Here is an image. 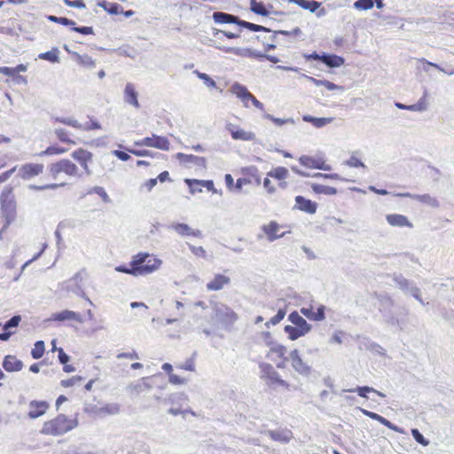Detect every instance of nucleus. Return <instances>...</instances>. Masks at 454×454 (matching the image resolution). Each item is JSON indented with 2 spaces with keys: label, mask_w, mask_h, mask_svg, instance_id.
Returning <instances> with one entry per match:
<instances>
[{
  "label": "nucleus",
  "mask_w": 454,
  "mask_h": 454,
  "mask_svg": "<svg viewBox=\"0 0 454 454\" xmlns=\"http://www.w3.org/2000/svg\"><path fill=\"white\" fill-rule=\"evenodd\" d=\"M268 434L272 440L281 443H287L293 436L289 430H270Z\"/></svg>",
  "instance_id": "29"
},
{
  "label": "nucleus",
  "mask_w": 454,
  "mask_h": 454,
  "mask_svg": "<svg viewBox=\"0 0 454 454\" xmlns=\"http://www.w3.org/2000/svg\"><path fill=\"white\" fill-rule=\"evenodd\" d=\"M133 264L138 276H145L159 270L162 261L148 253L141 252L133 256Z\"/></svg>",
  "instance_id": "2"
},
{
  "label": "nucleus",
  "mask_w": 454,
  "mask_h": 454,
  "mask_svg": "<svg viewBox=\"0 0 454 454\" xmlns=\"http://www.w3.org/2000/svg\"><path fill=\"white\" fill-rule=\"evenodd\" d=\"M197 76L201 79L202 81H204V83L209 87V88H214L215 87L216 83L211 78L209 77L207 74L205 73H200L199 71H196L195 72Z\"/></svg>",
  "instance_id": "61"
},
{
  "label": "nucleus",
  "mask_w": 454,
  "mask_h": 454,
  "mask_svg": "<svg viewBox=\"0 0 454 454\" xmlns=\"http://www.w3.org/2000/svg\"><path fill=\"white\" fill-rule=\"evenodd\" d=\"M289 172L288 169L285 167H277L272 168L270 171L267 173L268 177H272L279 181H283L288 177Z\"/></svg>",
  "instance_id": "36"
},
{
  "label": "nucleus",
  "mask_w": 454,
  "mask_h": 454,
  "mask_svg": "<svg viewBox=\"0 0 454 454\" xmlns=\"http://www.w3.org/2000/svg\"><path fill=\"white\" fill-rule=\"evenodd\" d=\"M286 316V310L284 309H279L278 313L268 321L265 325L266 327H270V325H278Z\"/></svg>",
  "instance_id": "58"
},
{
  "label": "nucleus",
  "mask_w": 454,
  "mask_h": 454,
  "mask_svg": "<svg viewBox=\"0 0 454 454\" xmlns=\"http://www.w3.org/2000/svg\"><path fill=\"white\" fill-rule=\"evenodd\" d=\"M54 133L60 142L67 143L69 145H75V142L69 137V133L65 129H56L54 130Z\"/></svg>",
  "instance_id": "47"
},
{
  "label": "nucleus",
  "mask_w": 454,
  "mask_h": 454,
  "mask_svg": "<svg viewBox=\"0 0 454 454\" xmlns=\"http://www.w3.org/2000/svg\"><path fill=\"white\" fill-rule=\"evenodd\" d=\"M187 395L184 393H176L171 394L168 398L164 400L165 403H169L171 404H177L180 407L187 401Z\"/></svg>",
  "instance_id": "43"
},
{
  "label": "nucleus",
  "mask_w": 454,
  "mask_h": 454,
  "mask_svg": "<svg viewBox=\"0 0 454 454\" xmlns=\"http://www.w3.org/2000/svg\"><path fill=\"white\" fill-rule=\"evenodd\" d=\"M74 160H75L79 164L84 163V161H90L92 159V153L87 150L82 148H79L74 151L71 154Z\"/></svg>",
  "instance_id": "35"
},
{
  "label": "nucleus",
  "mask_w": 454,
  "mask_h": 454,
  "mask_svg": "<svg viewBox=\"0 0 454 454\" xmlns=\"http://www.w3.org/2000/svg\"><path fill=\"white\" fill-rule=\"evenodd\" d=\"M401 196L417 200L433 208H437L440 207L439 200L435 197L431 196L430 194H412L410 192H406L401 194Z\"/></svg>",
  "instance_id": "17"
},
{
  "label": "nucleus",
  "mask_w": 454,
  "mask_h": 454,
  "mask_svg": "<svg viewBox=\"0 0 454 454\" xmlns=\"http://www.w3.org/2000/svg\"><path fill=\"white\" fill-rule=\"evenodd\" d=\"M77 62L89 68H94L96 67L95 60L89 55H80L75 53Z\"/></svg>",
  "instance_id": "46"
},
{
  "label": "nucleus",
  "mask_w": 454,
  "mask_h": 454,
  "mask_svg": "<svg viewBox=\"0 0 454 454\" xmlns=\"http://www.w3.org/2000/svg\"><path fill=\"white\" fill-rule=\"evenodd\" d=\"M212 17L214 21L218 24H236L239 26L240 20L238 16L223 12H215Z\"/></svg>",
  "instance_id": "25"
},
{
  "label": "nucleus",
  "mask_w": 454,
  "mask_h": 454,
  "mask_svg": "<svg viewBox=\"0 0 454 454\" xmlns=\"http://www.w3.org/2000/svg\"><path fill=\"white\" fill-rule=\"evenodd\" d=\"M29 411L27 416L31 419L43 416L49 409V403L46 401L33 400L29 403Z\"/></svg>",
  "instance_id": "14"
},
{
  "label": "nucleus",
  "mask_w": 454,
  "mask_h": 454,
  "mask_svg": "<svg viewBox=\"0 0 454 454\" xmlns=\"http://www.w3.org/2000/svg\"><path fill=\"white\" fill-rule=\"evenodd\" d=\"M49 172L54 179H56L60 173H65L69 176H80L78 175L77 166L67 159H62L51 163L49 166Z\"/></svg>",
  "instance_id": "6"
},
{
  "label": "nucleus",
  "mask_w": 454,
  "mask_h": 454,
  "mask_svg": "<svg viewBox=\"0 0 454 454\" xmlns=\"http://www.w3.org/2000/svg\"><path fill=\"white\" fill-rule=\"evenodd\" d=\"M231 91L243 102L246 107H248L247 102L250 100L256 108L262 111L264 110L263 104L260 102L254 95H252L246 86L239 82H234L231 87Z\"/></svg>",
  "instance_id": "7"
},
{
  "label": "nucleus",
  "mask_w": 454,
  "mask_h": 454,
  "mask_svg": "<svg viewBox=\"0 0 454 454\" xmlns=\"http://www.w3.org/2000/svg\"><path fill=\"white\" fill-rule=\"evenodd\" d=\"M170 229L174 230L178 235L182 237L192 236L195 238H202V232L200 230H194L186 223H173Z\"/></svg>",
  "instance_id": "15"
},
{
  "label": "nucleus",
  "mask_w": 454,
  "mask_h": 454,
  "mask_svg": "<svg viewBox=\"0 0 454 454\" xmlns=\"http://www.w3.org/2000/svg\"><path fill=\"white\" fill-rule=\"evenodd\" d=\"M305 76L309 81L313 82L316 86H325L329 90H343L342 86L337 85L330 81L318 80V79H316L314 77L308 76V75H305Z\"/></svg>",
  "instance_id": "34"
},
{
  "label": "nucleus",
  "mask_w": 454,
  "mask_h": 454,
  "mask_svg": "<svg viewBox=\"0 0 454 454\" xmlns=\"http://www.w3.org/2000/svg\"><path fill=\"white\" fill-rule=\"evenodd\" d=\"M302 120L306 122L311 123L315 128L320 129L330 123H332L334 120L333 117H314L309 114H305L302 116Z\"/></svg>",
  "instance_id": "27"
},
{
  "label": "nucleus",
  "mask_w": 454,
  "mask_h": 454,
  "mask_svg": "<svg viewBox=\"0 0 454 454\" xmlns=\"http://www.w3.org/2000/svg\"><path fill=\"white\" fill-rule=\"evenodd\" d=\"M260 368L262 372V378L268 379L271 372L275 370L274 367L270 364L262 363L260 364Z\"/></svg>",
  "instance_id": "62"
},
{
  "label": "nucleus",
  "mask_w": 454,
  "mask_h": 454,
  "mask_svg": "<svg viewBox=\"0 0 454 454\" xmlns=\"http://www.w3.org/2000/svg\"><path fill=\"white\" fill-rule=\"evenodd\" d=\"M262 229L266 234L269 242H273L281 237V235H277L279 226L276 222H270L268 225H263Z\"/></svg>",
  "instance_id": "31"
},
{
  "label": "nucleus",
  "mask_w": 454,
  "mask_h": 454,
  "mask_svg": "<svg viewBox=\"0 0 454 454\" xmlns=\"http://www.w3.org/2000/svg\"><path fill=\"white\" fill-rule=\"evenodd\" d=\"M244 175L247 176V177L238 178L235 183V189L238 191H241L243 185L249 184L254 182L257 185L261 184V176L259 175V170L256 167H249L243 169Z\"/></svg>",
  "instance_id": "9"
},
{
  "label": "nucleus",
  "mask_w": 454,
  "mask_h": 454,
  "mask_svg": "<svg viewBox=\"0 0 454 454\" xmlns=\"http://www.w3.org/2000/svg\"><path fill=\"white\" fill-rule=\"evenodd\" d=\"M98 6L102 7L110 14H117L121 8V6L116 3H107L106 1L98 3Z\"/></svg>",
  "instance_id": "50"
},
{
  "label": "nucleus",
  "mask_w": 454,
  "mask_h": 454,
  "mask_svg": "<svg viewBox=\"0 0 454 454\" xmlns=\"http://www.w3.org/2000/svg\"><path fill=\"white\" fill-rule=\"evenodd\" d=\"M377 299L380 311L382 313L385 321L391 325H399L398 317H395L392 311V308L395 305L393 299L387 294H379L377 295Z\"/></svg>",
  "instance_id": "5"
},
{
  "label": "nucleus",
  "mask_w": 454,
  "mask_h": 454,
  "mask_svg": "<svg viewBox=\"0 0 454 454\" xmlns=\"http://www.w3.org/2000/svg\"><path fill=\"white\" fill-rule=\"evenodd\" d=\"M295 207L308 214H315L317 212V204L301 195L295 197Z\"/></svg>",
  "instance_id": "19"
},
{
  "label": "nucleus",
  "mask_w": 454,
  "mask_h": 454,
  "mask_svg": "<svg viewBox=\"0 0 454 454\" xmlns=\"http://www.w3.org/2000/svg\"><path fill=\"white\" fill-rule=\"evenodd\" d=\"M311 189L316 194L335 195L337 193L336 188L324 184H312Z\"/></svg>",
  "instance_id": "37"
},
{
  "label": "nucleus",
  "mask_w": 454,
  "mask_h": 454,
  "mask_svg": "<svg viewBox=\"0 0 454 454\" xmlns=\"http://www.w3.org/2000/svg\"><path fill=\"white\" fill-rule=\"evenodd\" d=\"M212 309L215 319L225 330H231L239 319L238 314L224 303L212 302Z\"/></svg>",
  "instance_id": "4"
},
{
  "label": "nucleus",
  "mask_w": 454,
  "mask_h": 454,
  "mask_svg": "<svg viewBox=\"0 0 454 454\" xmlns=\"http://www.w3.org/2000/svg\"><path fill=\"white\" fill-rule=\"evenodd\" d=\"M195 182H200L198 179H185V183L190 189V192L194 194L196 192H201L202 189L200 184H197Z\"/></svg>",
  "instance_id": "60"
},
{
  "label": "nucleus",
  "mask_w": 454,
  "mask_h": 454,
  "mask_svg": "<svg viewBox=\"0 0 454 454\" xmlns=\"http://www.w3.org/2000/svg\"><path fill=\"white\" fill-rule=\"evenodd\" d=\"M290 360L293 368L301 375H309L310 373V367L302 361L297 349H294L290 353Z\"/></svg>",
  "instance_id": "13"
},
{
  "label": "nucleus",
  "mask_w": 454,
  "mask_h": 454,
  "mask_svg": "<svg viewBox=\"0 0 454 454\" xmlns=\"http://www.w3.org/2000/svg\"><path fill=\"white\" fill-rule=\"evenodd\" d=\"M345 62V59L335 54L323 53V63L329 67H340Z\"/></svg>",
  "instance_id": "30"
},
{
  "label": "nucleus",
  "mask_w": 454,
  "mask_h": 454,
  "mask_svg": "<svg viewBox=\"0 0 454 454\" xmlns=\"http://www.w3.org/2000/svg\"><path fill=\"white\" fill-rule=\"evenodd\" d=\"M59 51L58 48H53L52 50L40 53L38 58L43 60H47L51 63H58L59 62Z\"/></svg>",
  "instance_id": "39"
},
{
  "label": "nucleus",
  "mask_w": 454,
  "mask_h": 454,
  "mask_svg": "<svg viewBox=\"0 0 454 454\" xmlns=\"http://www.w3.org/2000/svg\"><path fill=\"white\" fill-rule=\"evenodd\" d=\"M268 384L271 385V384H277V385H279V386H282V387H287L288 384L286 380H282L279 373L274 370L271 374L270 375V377H268Z\"/></svg>",
  "instance_id": "51"
},
{
  "label": "nucleus",
  "mask_w": 454,
  "mask_h": 454,
  "mask_svg": "<svg viewBox=\"0 0 454 454\" xmlns=\"http://www.w3.org/2000/svg\"><path fill=\"white\" fill-rule=\"evenodd\" d=\"M411 435L419 444L423 446H427L429 444V441L424 437L418 428L411 429Z\"/></svg>",
  "instance_id": "57"
},
{
  "label": "nucleus",
  "mask_w": 454,
  "mask_h": 454,
  "mask_svg": "<svg viewBox=\"0 0 454 454\" xmlns=\"http://www.w3.org/2000/svg\"><path fill=\"white\" fill-rule=\"evenodd\" d=\"M123 94V99L126 104L130 105L137 109L140 108V104L137 99L138 93L137 92L133 83L128 82L126 84Z\"/></svg>",
  "instance_id": "18"
},
{
  "label": "nucleus",
  "mask_w": 454,
  "mask_h": 454,
  "mask_svg": "<svg viewBox=\"0 0 454 454\" xmlns=\"http://www.w3.org/2000/svg\"><path fill=\"white\" fill-rule=\"evenodd\" d=\"M354 7L357 10L367 11L373 7L372 0H357L354 3Z\"/></svg>",
  "instance_id": "56"
},
{
  "label": "nucleus",
  "mask_w": 454,
  "mask_h": 454,
  "mask_svg": "<svg viewBox=\"0 0 454 454\" xmlns=\"http://www.w3.org/2000/svg\"><path fill=\"white\" fill-rule=\"evenodd\" d=\"M43 169V164L26 163L18 168V176L23 180H30L42 174Z\"/></svg>",
  "instance_id": "10"
},
{
  "label": "nucleus",
  "mask_w": 454,
  "mask_h": 454,
  "mask_svg": "<svg viewBox=\"0 0 454 454\" xmlns=\"http://www.w3.org/2000/svg\"><path fill=\"white\" fill-rule=\"evenodd\" d=\"M393 279L395 282V284L398 286V287L405 293H409L411 291V287L414 286H412V284L410 280L405 278L401 274L395 275Z\"/></svg>",
  "instance_id": "41"
},
{
  "label": "nucleus",
  "mask_w": 454,
  "mask_h": 454,
  "mask_svg": "<svg viewBox=\"0 0 454 454\" xmlns=\"http://www.w3.org/2000/svg\"><path fill=\"white\" fill-rule=\"evenodd\" d=\"M148 378H143L140 382L131 386L132 389L136 391L137 394H140L145 390L150 389L152 387L147 382Z\"/></svg>",
  "instance_id": "54"
},
{
  "label": "nucleus",
  "mask_w": 454,
  "mask_h": 454,
  "mask_svg": "<svg viewBox=\"0 0 454 454\" xmlns=\"http://www.w3.org/2000/svg\"><path fill=\"white\" fill-rule=\"evenodd\" d=\"M54 120V121L56 122H60L62 124H65V125H67V126H70V127H73V128H75V129H82V124L79 123L78 121H76L75 119L74 118H71V117H53L52 118Z\"/></svg>",
  "instance_id": "44"
},
{
  "label": "nucleus",
  "mask_w": 454,
  "mask_h": 454,
  "mask_svg": "<svg viewBox=\"0 0 454 454\" xmlns=\"http://www.w3.org/2000/svg\"><path fill=\"white\" fill-rule=\"evenodd\" d=\"M300 163L309 168H316L325 171H329L331 169V166L325 163L324 160L319 159H315L310 156L302 155L299 158Z\"/></svg>",
  "instance_id": "16"
},
{
  "label": "nucleus",
  "mask_w": 454,
  "mask_h": 454,
  "mask_svg": "<svg viewBox=\"0 0 454 454\" xmlns=\"http://www.w3.org/2000/svg\"><path fill=\"white\" fill-rule=\"evenodd\" d=\"M137 146L154 147L163 151L169 150V141L166 137L153 134L152 137H146L141 140L134 142Z\"/></svg>",
  "instance_id": "8"
},
{
  "label": "nucleus",
  "mask_w": 454,
  "mask_h": 454,
  "mask_svg": "<svg viewBox=\"0 0 454 454\" xmlns=\"http://www.w3.org/2000/svg\"><path fill=\"white\" fill-rule=\"evenodd\" d=\"M66 289L67 292H70L76 296H79L85 301H87L91 306H93V302L90 301V299L87 296L86 293L84 292V289L82 286V284L74 283L72 281H67L66 282Z\"/></svg>",
  "instance_id": "26"
},
{
  "label": "nucleus",
  "mask_w": 454,
  "mask_h": 454,
  "mask_svg": "<svg viewBox=\"0 0 454 454\" xmlns=\"http://www.w3.org/2000/svg\"><path fill=\"white\" fill-rule=\"evenodd\" d=\"M228 130L231 132V137L235 140L253 141L255 138L254 133L235 128L232 124L228 125Z\"/></svg>",
  "instance_id": "22"
},
{
  "label": "nucleus",
  "mask_w": 454,
  "mask_h": 454,
  "mask_svg": "<svg viewBox=\"0 0 454 454\" xmlns=\"http://www.w3.org/2000/svg\"><path fill=\"white\" fill-rule=\"evenodd\" d=\"M290 3L298 4L304 10H309L310 12H315L320 6V3L315 0H288Z\"/></svg>",
  "instance_id": "33"
},
{
  "label": "nucleus",
  "mask_w": 454,
  "mask_h": 454,
  "mask_svg": "<svg viewBox=\"0 0 454 454\" xmlns=\"http://www.w3.org/2000/svg\"><path fill=\"white\" fill-rule=\"evenodd\" d=\"M231 283V278L223 274H216L215 278L207 284L208 291H219Z\"/></svg>",
  "instance_id": "24"
},
{
  "label": "nucleus",
  "mask_w": 454,
  "mask_h": 454,
  "mask_svg": "<svg viewBox=\"0 0 454 454\" xmlns=\"http://www.w3.org/2000/svg\"><path fill=\"white\" fill-rule=\"evenodd\" d=\"M288 320L293 325H287L284 331L292 340H295L310 332L312 326L297 311H293L288 316Z\"/></svg>",
  "instance_id": "3"
},
{
  "label": "nucleus",
  "mask_w": 454,
  "mask_h": 454,
  "mask_svg": "<svg viewBox=\"0 0 454 454\" xmlns=\"http://www.w3.org/2000/svg\"><path fill=\"white\" fill-rule=\"evenodd\" d=\"M176 159L183 164L190 167L194 165L196 167L205 168L207 160L204 157L196 156L193 154H185L183 153H176Z\"/></svg>",
  "instance_id": "12"
},
{
  "label": "nucleus",
  "mask_w": 454,
  "mask_h": 454,
  "mask_svg": "<svg viewBox=\"0 0 454 454\" xmlns=\"http://www.w3.org/2000/svg\"><path fill=\"white\" fill-rule=\"evenodd\" d=\"M250 9L255 14L266 17L270 14L265 4L262 2H257L256 0H250Z\"/></svg>",
  "instance_id": "38"
},
{
  "label": "nucleus",
  "mask_w": 454,
  "mask_h": 454,
  "mask_svg": "<svg viewBox=\"0 0 454 454\" xmlns=\"http://www.w3.org/2000/svg\"><path fill=\"white\" fill-rule=\"evenodd\" d=\"M3 367L6 372H20L23 368V362L15 356L7 355L4 357Z\"/></svg>",
  "instance_id": "21"
},
{
  "label": "nucleus",
  "mask_w": 454,
  "mask_h": 454,
  "mask_svg": "<svg viewBox=\"0 0 454 454\" xmlns=\"http://www.w3.org/2000/svg\"><path fill=\"white\" fill-rule=\"evenodd\" d=\"M20 321H21V317L20 315H15L4 324L3 330L11 331V329H12V328H17L19 326Z\"/></svg>",
  "instance_id": "52"
},
{
  "label": "nucleus",
  "mask_w": 454,
  "mask_h": 454,
  "mask_svg": "<svg viewBox=\"0 0 454 454\" xmlns=\"http://www.w3.org/2000/svg\"><path fill=\"white\" fill-rule=\"evenodd\" d=\"M49 20L61 24L63 26H74L75 22L72 20H69L66 17H57L51 15L48 17Z\"/></svg>",
  "instance_id": "59"
},
{
  "label": "nucleus",
  "mask_w": 454,
  "mask_h": 454,
  "mask_svg": "<svg viewBox=\"0 0 454 454\" xmlns=\"http://www.w3.org/2000/svg\"><path fill=\"white\" fill-rule=\"evenodd\" d=\"M386 220L391 226L409 228L413 227V224L409 221L408 217L403 215L389 214L387 215Z\"/></svg>",
  "instance_id": "23"
},
{
  "label": "nucleus",
  "mask_w": 454,
  "mask_h": 454,
  "mask_svg": "<svg viewBox=\"0 0 454 454\" xmlns=\"http://www.w3.org/2000/svg\"><path fill=\"white\" fill-rule=\"evenodd\" d=\"M216 49L225 52L232 53L236 56L249 58L250 50L249 48H239V47H225V46H215Z\"/></svg>",
  "instance_id": "32"
},
{
  "label": "nucleus",
  "mask_w": 454,
  "mask_h": 454,
  "mask_svg": "<svg viewBox=\"0 0 454 454\" xmlns=\"http://www.w3.org/2000/svg\"><path fill=\"white\" fill-rule=\"evenodd\" d=\"M45 346L43 340H37L31 350V356L34 359H40L44 353Z\"/></svg>",
  "instance_id": "45"
},
{
  "label": "nucleus",
  "mask_w": 454,
  "mask_h": 454,
  "mask_svg": "<svg viewBox=\"0 0 454 454\" xmlns=\"http://www.w3.org/2000/svg\"><path fill=\"white\" fill-rule=\"evenodd\" d=\"M239 26L254 32H271V30L266 27L248 22L243 20H239Z\"/></svg>",
  "instance_id": "40"
},
{
  "label": "nucleus",
  "mask_w": 454,
  "mask_h": 454,
  "mask_svg": "<svg viewBox=\"0 0 454 454\" xmlns=\"http://www.w3.org/2000/svg\"><path fill=\"white\" fill-rule=\"evenodd\" d=\"M78 426L75 419H69L64 414H59L56 418L45 421L40 433L44 435L60 436Z\"/></svg>",
  "instance_id": "1"
},
{
  "label": "nucleus",
  "mask_w": 454,
  "mask_h": 454,
  "mask_svg": "<svg viewBox=\"0 0 454 454\" xmlns=\"http://www.w3.org/2000/svg\"><path fill=\"white\" fill-rule=\"evenodd\" d=\"M120 405L118 403H107L98 409L99 415H116L120 412Z\"/></svg>",
  "instance_id": "42"
},
{
  "label": "nucleus",
  "mask_w": 454,
  "mask_h": 454,
  "mask_svg": "<svg viewBox=\"0 0 454 454\" xmlns=\"http://www.w3.org/2000/svg\"><path fill=\"white\" fill-rule=\"evenodd\" d=\"M301 313L309 320L323 321L325 318V307L324 305H320L317 309V312L313 311L312 306H309V308L303 307L301 309Z\"/></svg>",
  "instance_id": "20"
},
{
  "label": "nucleus",
  "mask_w": 454,
  "mask_h": 454,
  "mask_svg": "<svg viewBox=\"0 0 454 454\" xmlns=\"http://www.w3.org/2000/svg\"><path fill=\"white\" fill-rule=\"evenodd\" d=\"M88 193L89 194H91V193L98 194L102 199V200L106 203H109L111 201L106 190L101 186H94L90 191H89Z\"/></svg>",
  "instance_id": "53"
},
{
  "label": "nucleus",
  "mask_w": 454,
  "mask_h": 454,
  "mask_svg": "<svg viewBox=\"0 0 454 454\" xmlns=\"http://www.w3.org/2000/svg\"><path fill=\"white\" fill-rule=\"evenodd\" d=\"M83 378L81 376H73L70 379L61 380L60 384L64 387H69L75 385L78 381L82 380Z\"/></svg>",
  "instance_id": "64"
},
{
  "label": "nucleus",
  "mask_w": 454,
  "mask_h": 454,
  "mask_svg": "<svg viewBox=\"0 0 454 454\" xmlns=\"http://www.w3.org/2000/svg\"><path fill=\"white\" fill-rule=\"evenodd\" d=\"M342 391L349 392V393L356 392L359 396L364 397V398H368V396H367L368 393H375L377 395H379L382 398L386 397V395L383 394L382 392H380V391L374 389L373 387H368V386H363V387L358 386L356 388L343 389Z\"/></svg>",
  "instance_id": "28"
},
{
  "label": "nucleus",
  "mask_w": 454,
  "mask_h": 454,
  "mask_svg": "<svg viewBox=\"0 0 454 454\" xmlns=\"http://www.w3.org/2000/svg\"><path fill=\"white\" fill-rule=\"evenodd\" d=\"M263 118L270 120L277 126H282V125L287 124V123H291V124L295 123V121L293 118H287V119L277 118V117H274L272 114H270L267 113L263 114Z\"/></svg>",
  "instance_id": "49"
},
{
  "label": "nucleus",
  "mask_w": 454,
  "mask_h": 454,
  "mask_svg": "<svg viewBox=\"0 0 454 454\" xmlns=\"http://www.w3.org/2000/svg\"><path fill=\"white\" fill-rule=\"evenodd\" d=\"M134 267H135V265L133 264V259H132L131 262H129V266L119 265L115 268V270L118 272H122V273H126V274H129V275L137 277V276H138V273L136 272Z\"/></svg>",
  "instance_id": "55"
},
{
  "label": "nucleus",
  "mask_w": 454,
  "mask_h": 454,
  "mask_svg": "<svg viewBox=\"0 0 454 454\" xmlns=\"http://www.w3.org/2000/svg\"><path fill=\"white\" fill-rule=\"evenodd\" d=\"M346 165L351 168H366L364 163L354 155L346 161Z\"/></svg>",
  "instance_id": "63"
},
{
  "label": "nucleus",
  "mask_w": 454,
  "mask_h": 454,
  "mask_svg": "<svg viewBox=\"0 0 454 454\" xmlns=\"http://www.w3.org/2000/svg\"><path fill=\"white\" fill-rule=\"evenodd\" d=\"M68 320L75 321V322H78L81 324L83 323L82 316L79 313L73 311V310H69V309H64L60 312L53 313L51 316V317L48 318L46 321L63 322V321H68Z\"/></svg>",
  "instance_id": "11"
},
{
  "label": "nucleus",
  "mask_w": 454,
  "mask_h": 454,
  "mask_svg": "<svg viewBox=\"0 0 454 454\" xmlns=\"http://www.w3.org/2000/svg\"><path fill=\"white\" fill-rule=\"evenodd\" d=\"M67 152L66 148L60 147L57 145L48 146L44 151H42L38 153L39 156H47V155H54V154H62Z\"/></svg>",
  "instance_id": "48"
}]
</instances>
